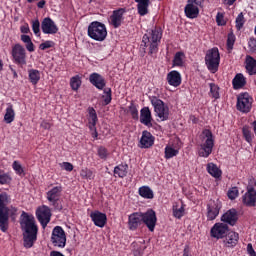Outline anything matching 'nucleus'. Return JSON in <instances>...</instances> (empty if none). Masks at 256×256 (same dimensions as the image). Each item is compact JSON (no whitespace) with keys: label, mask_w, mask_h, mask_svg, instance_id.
Listing matches in <instances>:
<instances>
[{"label":"nucleus","mask_w":256,"mask_h":256,"mask_svg":"<svg viewBox=\"0 0 256 256\" xmlns=\"http://www.w3.org/2000/svg\"><path fill=\"white\" fill-rule=\"evenodd\" d=\"M177 155H179V150L171 146L165 147V159H173V157H177Z\"/></svg>","instance_id":"nucleus-45"},{"label":"nucleus","mask_w":256,"mask_h":256,"mask_svg":"<svg viewBox=\"0 0 256 256\" xmlns=\"http://www.w3.org/2000/svg\"><path fill=\"white\" fill-rule=\"evenodd\" d=\"M129 112L134 121H139V110H137V106L135 104H131L129 106Z\"/></svg>","instance_id":"nucleus-51"},{"label":"nucleus","mask_w":256,"mask_h":256,"mask_svg":"<svg viewBox=\"0 0 256 256\" xmlns=\"http://www.w3.org/2000/svg\"><path fill=\"white\" fill-rule=\"evenodd\" d=\"M99 121V118L97 117V111H95V108L89 107L88 108V124H97Z\"/></svg>","instance_id":"nucleus-39"},{"label":"nucleus","mask_w":256,"mask_h":256,"mask_svg":"<svg viewBox=\"0 0 256 256\" xmlns=\"http://www.w3.org/2000/svg\"><path fill=\"white\" fill-rule=\"evenodd\" d=\"M220 63L221 55L219 54V48L214 47L206 52L205 64L210 73H217Z\"/></svg>","instance_id":"nucleus-6"},{"label":"nucleus","mask_w":256,"mask_h":256,"mask_svg":"<svg viewBox=\"0 0 256 256\" xmlns=\"http://www.w3.org/2000/svg\"><path fill=\"white\" fill-rule=\"evenodd\" d=\"M89 81L91 85L96 87V89H98L99 91H103L107 85L105 77L97 72H93L92 74H90Z\"/></svg>","instance_id":"nucleus-21"},{"label":"nucleus","mask_w":256,"mask_h":256,"mask_svg":"<svg viewBox=\"0 0 256 256\" xmlns=\"http://www.w3.org/2000/svg\"><path fill=\"white\" fill-rule=\"evenodd\" d=\"M224 243L226 247L233 249V247H237V243H239V233L235 231H228Z\"/></svg>","instance_id":"nucleus-26"},{"label":"nucleus","mask_w":256,"mask_h":256,"mask_svg":"<svg viewBox=\"0 0 256 256\" xmlns=\"http://www.w3.org/2000/svg\"><path fill=\"white\" fill-rule=\"evenodd\" d=\"M143 251H145V247L144 248L139 247L138 249H134V255L135 256L143 255Z\"/></svg>","instance_id":"nucleus-63"},{"label":"nucleus","mask_w":256,"mask_h":256,"mask_svg":"<svg viewBox=\"0 0 256 256\" xmlns=\"http://www.w3.org/2000/svg\"><path fill=\"white\" fill-rule=\"evenodd\" d=\"M243 135L245 137V140L247 141V143H251L253 141V135L251 134V132L249 131V129H243Z\"/></svg>","instance_id":"nucleus-55"},{"label":"nucleus","mask_w":256,"mask_h":256,"mask_svg":"<svg viewBox=\"0 0 256 256\" xmlns=\"http://www.w3.org/2000/svg\"><path fill=\"white\" fill-rule=\"evenodd\" d=\"M28 79L32 85H37L41 81V72L37 69L28 70Z\"/></svg>","instance_id":"nucleus-33"},{"label":"nucleus","mask_w":256,"mask_h":256,"mask_svg":"<svg viewBox=\"0 0 256 256\" xmlns=\"http://www.w3.org/2000/svg\"><path fill=\"white\" fill-rule=\"evenodd\" d=\"M143 225V212H134L128 216L129 231H137Z\"/></svg>","instance_id":"nucleus-18"},{"label":"nucleus","mask_w":256,"mask_h":256,"mask_svg":"<svg viewBox=\"0 0 256 256\" xmlns=\"http://www.w3.org/2000/svg\"><path fill=\"white\" fill-rule=\"evenodd\" d=\"M228 199H231V201H234V199L239 197V188L232 187L228 190L227 193Z\"/></svg>","instance_id":"nucleus-52"},{"label":"nucleus","mask_w":256,"mask_h":256,"mask_svg":"<svg viewBox=\"0 0 256 256\" xmlns=\"http://www.w3.org/2000/svg\"><path fill=\"white\" fill-rule=\"evenodd\" d=\"M247 85V78L241 73H238L235 75V77L232 80V86L233 89L238 90V89H243Z\"/></svg>","instance_id":"nucleus-28"},{"label":"nucleus","mask_w":256,"mask_h":256,"mask_svg":"<svg viewBox=\"0 0 256 256\" xmlns=\"http://www.w3.org/2000/svg\"><path fill=\"white\" fill-rule=\"evenodd\" d=\"M173 211V217L176 219H181L185 215V205L182 204L181 207L174 205L172 208Z\"/></svg>","instance_id":"nucleus-41"},{"label":"nucleus","mask_w":256,"mask_h":256,"mask_svg":"<svg viewBox=\"0 0 256 256\" xmlns=\"http://www.w3.org/2000/svg\"><path fill=\"white\" fill-rule=\"evenodd\" d=\"M202 134L206 140L204 143L200 144L198 155L199 157H204V159H207V157L213 153V148L215 147V138H213V132H211L210 129H204Z\"/></svg>","instance_id":"nucleus-5"},{"label":"nucleus","mask_w":256,"mask_h":256,"mask_svg":"<svg viewBox=\"0 0 256 256\" xmlns=\"http://www.w3.org/2000/svg\"><path fill=\"white\" fill-rule=\"evenodd\" d=\"M12 57L16 65H27V52L21 44H15L12 47Z\"/></svg>","instance_id":"nucleus-12"},{"label":"nucleus","mask_w":256,"mask_h":256,"mask_svg":"<svg viewBox=\"0 0 256 256\" xmlns=\"http://www.w3.org/2000/svg\"><path fill=\"white\" fill-rule=\"evenodd\" d=\"M12 169L15 171L16 175H25V170L19 161H14L12 164Z\"/></svg>","instance_id":"nucleus-50"},{"label":"nucleus","mask_w":256,"mask_h":256,"mask_svg":"<svg viewBox=\"0 0 256 256\" xmlns=\"http://www.w3.org/2000/svg\"><path fill=\"white\" fill-rule=\"evenodd\" d=\"M235 23H236V29L238 31H241V29H243V25H245V16H243V12L238 14V16L236 17Z\"/></svg>","instance_id":"nucleus-49"},{"label":"nucleus","mask_w":256,"mask_h":256,"mask_svg":"<svg viewBox=\"0 0 256 256\" xmlns=\"http://www.w3.org/2000/svg\"><path fill=\"white\" fill-rule=\"evenodd\" d=\"M216 23H217V25H219V26L226 25V22H225L223 13H221V12H218V13H217V15H216Z\"/></svg>","instance_id":"nucleus-54"},{"label":"nucleus","mask_w":256,"mask_h":256,"mask_svg":"<svg viewBox=\"0 0 256 256\" xmlns=\"http://www.w3.org/2000/svg\"><path fill=\"white\" fill-rule=\"evenodd\" d=\"M51 242L54 247H58L59 249H65V245H67V235L65 234V230H63V227H54L51 235Z\"/></svg>","instance_id":"nucleus-8"},{"label":"nucleus","mask_w":256,"mask_h":256,"mask_svg":"<svg viewBox=\"0 0 256 256\" xmlns=\"http://www.w3.org/2000/svg\"><path fill=\"white\" fill-rule=\"evenodd\" d=\"M36 217L42 225L43 229H45V227H47L51 221V209H49L47 206H43L37 210Z\"/></svg>","instance_id":"nucleus-19"},{"label":"nucleus","mask_w":256,"mask_h":256,"mask_svg":"<svg viewBox=\"0 0 256 256\" xmlns=\"http://www.w3.org/2000/svg\"><path fill=\"white\" fill-rule=\"evenodd\" d=\"M80 177L82 179H88L89 181H93V179H95V173H93L92 170L89 168H83L80 171Z\"/></svg>","instance_id":"nucleus-43"},{"label":"nucleus","mask_w":256,"mask_h":256,"mask_svg":"<svg viewBox=\"0 0 256 256\" xmlns=\"http://www.w3.org/2000/svg\"><path fill=\"white\" fill-rule=\"evenodd\" d=\"M247 253L249 256H256L255 249H253V244L251 243L247 244Z\"/></svg>","instance_id":"nucleus-58"},{"label":"nucleus","mask_w":256,"mask_h":256,"mask_svg":"<svg viewBox=\"0 0 256 256\" xmlns=\"http://www.w3.org/2000/svg\"><path fill=\"white\" fill-rule=\"evenodd\" d=\"M166 81L171 87H179L182 81L181 73L177 70L170 71L166 76Z\"/></svg>","instance_id":"nucleus-25"},{"label":"nucleus","mask_w":256,"mask_h":256,"mask_svg":"<svg viewBox=\"0 0 256 256\" xmlns=\"http://www.w3.org/2000/svg\"><path fill=\"white\" fill-rule=\"evenodd\" d=\"M41 30L44 35H56L59 31L57 24L50 17H46L41 22Z\"/></svg>","instance_id":"nucleus-17"},{"label":"nucleus","mask_w":256,"mask_h":256,"mask_svg":"<svg viewBox=\"0 0 256 256\" xmlns=\"http://www.w3.org/2000/svg\"><path fill=\"white\" fill-rule=\"evenodd\" d=\"M227 233H229V225L223 222L215 223L210 229V237L213 239H225Z\"/></svg>","instance_id":"nucleus-13"},{"label":"nucleus","mask_w":256,"mask_h":256,"mask_svg":"<svg viewBox=\"0 0 256 256\" xmlns=\"http://www.w3.org/2000/svg\"><path fill=\"white\" fill-rule=\"evenodd\" d=\"M17 215V208L11 206L9 208V217L11 216L12 219H15V216Z\"/></svg>","instance_id":"nucleus-61"},{"label":"nucleus","mask_w":256,"mask_h":256,"mask_svg":"<svg viewBox=\"0 0 256 256\" xmlns=\"http://www.w3.org/2000/svg\"><path fill=\"white\" fill-rule=\"evenodd\" d=\"M21 41L26 44V49L29 53H33L35 51V44L31 41V37L29 35H21Z\"/></svg>","instance_id":"nucleus-37"},{"label":"nucleus","mask_w":256,"mask_h":256,"mask_svg":"<svg viewBox=\"0 0 256 256\" xmlns=\"http://www.w3.org/2000/svg\"><path fill=\"white\" fill-rule=\"evenodd\" d=\"M49 202L52 203V206L54 207L55 211H63V205L61 204V202H59V200Z\"/></svg>","instance_id":"nucleus-57"},{"label":"nucleus","mask_w":256,"mask_h":256,"mask_svg":"<svg viewBox=\"0 0 256 256\" xmlns=\"http://www.w3.org/2000/svg\"><path fill=\"white\" fill-rule=\"evenodd\" d=\"M32 31L36 37H41V23L39 19L32 21Z\"/></svg>","instance_id":"nucleus-47"},{"label":"nucleus","mask_w":256,"mask_h":256,"mask_svg":"<svg viewBox=\"0 0 256 256\" xmlns=\"http://www.w3.org/2000/svg\"><path fill=\"white\" fill-rule=\"evenodd\" d=\"M220 220L226 225L235 227V225H237V221H239V213L237 212V209L231 208L221 216Z\"/></svg>","instance_id":"nucleus-16"},{"label":"nucleus","mask_w":256,"mask_h":256,"mask_svg":"<svg viewBox=\"0 0 256 256\" xmlns=\"http://www.w3.org/2000/svg\"><path fill=\"white\" fill-rule=\"evenodd\" d=\"M97 155L103 161H107V157H109V150L104 146H99L97 149Z\"/></svg>","instance_id":"nucleus-46"},{"label":"nucleus","mask_w":256,"mask_h":256,"mask_svg":"<svg viewBox=\"0 0 256 256\" xmlns=\"http://www.w3.org/2000/svg\"><path fill=\"white\" fill-rule=\"evenodd\" d=\"M13 181V178L9 173H5V171L0 170V185H9Z\"/></svg>","instance_id":"nucleus-44"},{"label":"nucleus","mask_w":256,"mask_h":256,"mask_svg":"<svg viewBox=\"0 0 256 256\" xmlns=\"http://www.w3.org/2000/svg\"><path fill=\"white\" fill-rule=\"evenodd\" d=\"M138 193L143 199H153V197H155L153 190L149 186L140 187Z\"/></svg>","instance_id":"nucleus-34"},{"label":"nucleus","mask_w":256,"mask_h":256,"mask_svg":"<svg viewBox=\"0 0 256 256\" xmlns=\"http://www.w3.org/2000/svg\"><path fill=\"white\" fill-rule=\"evenodd\" d=\"M245 69L248 75H256V59L247 55L245 59Z\"/></svg>","instance_id":"nucleus-29"},{"label":"nucleus","mask_w":256,"mask_h":256,"mask_svg":"<svg viewBox=\"0 0 256 256\" xmlns=\"http://www.w3.org/2000/svg\"><path fill=\"white\" fill-rule=\"evenodd\" d=\"M223 208V204L219 200H210L206 206L207 221H215L219 217V213Z\"/></svg>","instance_id":"nucleus-11"},{"label":"nucleus","mask_w":256,"mask_h":256,"mask_svg":"<svg viewBox=\"0 0 256 256\" xmlns=\"http://www.w3.org/2000/svg\"><path fill=\"white\" fill-rule=\"evenodd\" d=\"M248 47H249V50L252 52V53H255L256 51V38H250L249 41H248Z\"/></svg>","instance_id":"nucleus-56"},{"label":"nucleus","mask_w":256,"mask_h":256,"mask_svg":"<svg viewBox=\"0 0 256 256\" xmlns=\"http://www.w3.org/2000/svg\"><path fill=\"white\" fill-rule=\"evenodd\" d=\"M153 116L151 115V110L149 107H143L140 110V123L146 127H153Z\"/></svg>","instance_id":"nucleus-24"},{"label":"nucleus","mask_w":256,"mask_h":256,"mask_svg":"<svg viewBox=\"0 0 256 256\" xmlns=\"http://www.w3.org/2000/svg\"><path fill=\"white\" fill-rule=\"evenodd\" d=\"M137 4L138 13L141 17H145L149 13L150 0H134Z\"/></svg>","instance_id":"nucleus-30"},{"label":"nucleus","mask_w":256,"mask_h":256,"mask_svg":"<svg viewBox=\"0 0 256 256\" xmlns=\"http://www.w3.org/2000/svg\"><path fill=\"white\" fill-rule=\"evenodd\" d=\"M20 227L23 237V245L25 249H31L37 241V235L39 233V226L35 217L29 215V213L23 211L20 216Z\"/></svg>","instance_id":"nucleus-1"},{"label":"nucleus","mask_w":256,"mask_h":256,"mask_svg":"<svg viewBox=\"0 0 256 256\" xmlns=\"http://www.w3.org/2000/svg\"><path fill=\"white\" fill-rule=\"evenodd\" d=\"M11 203V195L7 192L0 193V230L2 233L9 231V205Z\"/></svg>","instance_id":"nucleus-3"},{"label":"nucleus","mask_w":256,"mask_h":256,"mask_svg":"<svg viewBox=\"0 0 256 256\" xmlns=\"http://www.w3.org/2000/svg\"><path fill=\"white\" fill-rule=\"evenodd\" d=\"M210 91H209V97H212V99H220L221 95L219 94V85L215 83L209 84Z\"/></svg>","instance_id":"nucleus-38"},{"label":"nucleus","mask_w":256,"mask_h":256,"mask_svg":"<svg viewBox=\"0 0 256 256\" xmlns=\"http://www.w3.org/2000/svg\"><path fill=\"white\" fill-rule=\"evenodd\" d=\"M141 149H151L155 145V136L151 132L144 130L140 138Z\"/></svg>","instance_id":"nucleus-22"},{"label":"nucleus","mask_w":256,"mask_h":256,"mask_svg":"<svg viewBox=\"0 0 256 256\" xmlns=\"http://www.w3.org/2000/svg\"><path fill=\"white\" fill-rule=\"evenodd\" d=\"M163 39V29L159 26H156L147 31L146 34L142 37V43L144 47H148V55H157L159 53V44Z\"/></svg>","instance_id":"nucleus-2"},{"label":"nucleus","mask_w":256,"mask_h":256,"mask_svg":"<svg viewBox=\"0 0 256 256\" xmlns=\"http://www.w3.org/2000/svg\"><path fill=\"white\" fill-rule=\"evenodd\" d=\"M182 256H193V255H191V251L189 250V246H185Z\"/></svg>","instance_id":"nucleus-64"},{"label":"nucleus","mask_w":256,"mask_h":256,"mask_svg":"<svg viewBox=\"0 0 256 256\" xmlns=\"http://www.w3.org/2000/svg\"><path fill=\"white\" fill-rule=\"evenodd\" d=\"M81 76L76 75L70 79V87L72 91H79V87H81Z\"/></svg>","instance_id":"nucleus-42"},{"label":"nucleus","mask_w":256,"mask_h":256,"mask_svg":"<svg viewBox=\"0 0 256 256\" xmlns=\"http://www.w3.org/2000/svg\"><path fill=\"white\" fill-rule=\"evenodd\" d=\"M104 95L102 96L104 105H109L111 101H113V91L111 88H104L103 90Z\"/></svg>","instance_id":"nucleus-40"},{"label":"nucleus","mask_w":256,"mask_h":256,"mask_svg":"<svg viewBox=\"0 0 256 256\" xmlns=\"http://www.w3.org/2000/svg\"><path fill=\"white\" fill-rule=\"evenodd\" d=\"M40 127H42V129L49 130L51 129L52 125L47 120H43L40 124Z\"/></svg>","instance_id":"nucleus-60"},{"label":"nucleus","mask_w":256,"mask_h":256,"mask_svg":"<svg viewBox=\"0 0 256 256\" xmlns=\"http://www.w3.org/2000/svg\"><path fill=\"white\" fill-rule=\"evenodd\" d=\"M20 31H21V33H24V34L29 33L31 31V29L29 28V24L21 26Z\"/></svg>","instance_id":"nucleus-62"},{"label":"nucleus","mask_w":256,"mask_h":256,"mask_svg":"<svg viewBox=\"0 0 256 256\" xmlns=\"http://www.w3.org/2000/svg\"><path fill=\"white\" fill-rule=\"evenodd\" d=\"M53 47H55V42L51 40L45 41L39 45V49L41 51H45L46 49H51Z\"/></svg>","instance_id":"nucleus-53"},{"label":"nucleus","mask_w":256,"mask_h":256,"mask_svg":"<svg viewBox=\"0 0 256 256\" xmlns=\"http://www.w3.org/2000/svg\"><path fill=\"white\" fill-rule=\"evenodd\" d=\"M205 0H187L184 8L185 16L188 19H197L199 17V7H203Z\"/></svg>","instance_id":"nucleus-10"},{"label":"nucleus","mask_w":256,"mask_h":256,"mask_svg":"<svg viewBox=\"0 0 256 256\" xmlns=\"http://www.w3.org/2000/svg\"><path fill=\"white\" fill-rule=\"evenodd\" d=\"M207 171L212 177H215V179H219V177H221V170L213 163L207 165Z\"/></svg>","instance_id":"nucleus-36"},{"label":"nucleus","mask_w":256,"mask_h":256,"mask_svg":"<svg viewBox=\"0 0 256 256\" xmlns=\"http://www.w3.org/2000/svg\"><path fill=\"white\" fill-rule=\"evenodd\" d=\"M62 167L65 169V171H73V164L70 162H63Z\"/></svg>","instance_id":"nucleus-59"},{"label":"nucleus","mask_w":256,"mask_h":256,"mask_svg":"<svg viewBox=\"0 0 256 256\" xmlns=\"http://www.w3.org/2000/svg\"><path fill=\"white\" fill-rule=\"evenodd\" d=\"M63 188L61 186H55L47 192L48 201H59Z\"/></svg>","instance_id":"nucleus-32"},{"label":"nucleus","mask_w":256,"mask_h":256,"mask_svg":"<svg viewBox=\"0 0 256 256\" xmlns=\"http://www.w3.org/2000/svg\"><path fill=\"white\" fill-rule=\"evenodd\" d=\"M235 41H236L235 34L229 33L228 36H227V42H226V47H227L228 51H233Z\"/></svg>","instance_id":"nucleus-48"},{"label":"nucleus","mask_w":256,"mask_h":256,"mask_svg":"<svg viewBox=\"0 0 256 256\" xmlns=\"http://www.w3.org/2000/svg\"><path fill=\"white\" fill-rule=\"evenodd\" d=\"M143 223L151 233L155 231V227L157 225V214L153 209H149L144 213L142 212V224Z\"/></svg>","instance_id":"nucleus-15"},{"label":"nucleus","mask_w":256,"mask_h":256,"mask_svg":"<svg viewBox=\"0 0 256 256\" xmlns=\"http://www.w3.org/2000/svg\"><path fill=\"white\" fill-rule=\"evenodd\" d=\"M125 13H127V10L125 8H119L117 10H114L112 12V15L110 16L109 24L114 29H119L123 25V22L125 21Z\"/></svg>","instance_id":"nucleus-14"},{"label":"nucleus","mask_w":256,"mask_h":256,"mask_svg":"<svg viewBox=\"0 0 256 256\" xmlns=\"http://www.w3.org/2000/svg\"><path fill=\"white\" fill-rule=\"evenodd\" d=\"M242 202L246 207H256V190L253 187L247 189L242 196Z\"/></svg>","instance_id":"nucleus-23"},{"label":"nucleus","mask_w":256,"mask_h":256,"mask_svg":"<svg viewBox=\"0 0 256 256\" xmlns=\"http://www.w3.org/2000/svg\"><path fill=\"white\" fill-rule=\"evenodd\" d=\"M90 218L94 225L100 227V229H103V227L107 225V214L100 212L99 210L91 212Z\"/></svg>","instance_id":"nucleus-20"},{"label":"nucleus","mask_w":256,"mask_h":256,"mask_svg":"<svg viewBox=\"0 0 256 256\" xmlns=\"http://www.w3.org/2000/svg\"><path fill=\"white\" fill-rule=\"evenodd\" d=\"M5 123H13L15 121V110L13 109L12 104H8L6 108V113L4 115Z\"/></svg>","instance_id":"nucleus-35"},{"label":"nucleus","mask_w":256,"mask_h":256,"mask_svg":"<svg viewBox=\"0 0 256 256\" xmlns=\"http://www.w3.org/2000/svg\"><path fill=\"white\" fill-rule=\"evenodd\" d=\"M151 105L154 107L156 117H158L160 121H167L169 119V106L165 105L163 100L157 98V96H153L151 98Z\"/></svg>","instance_id":"nucleus-7"},{"label":"nucleus","mask_w":256,"mask_h":256,"mask_svg":"<svg viewBox=\"0 0 256 256\" xmlns=\"http://www.w3.org/2000/svg\"><path fill=\"white\" fill-rule=\"evenodd\" d=\"M88 37L94 41H105L107 39V26L99 21H93L88 26Z\"/></svg>","instance_id":"nucleus-4"},{"label":"nucleus","mask_w":256,"mask_h":256,"mask_svg":"<svg viewBox=\"0 0 256 256\" xmlns=\"http://www.w3.org/2000/svg\"><path fill=\"white\" fill-rule=\"evenodd\" d=\"M172 67H185V52L178 51L172 60Z\"/></svg>","instance_id":"nucleus-31"},{"label":"nucleus","mask_w":256,"mask_h":256,"mask_svg":"<svg viewBox=\"0 0 256 256\" xmlns=\"http://www.w3.org/2000/svg\"><path fill=\"white\" fill-rule=\"evenodd\" d=\"M113 173L115 178L125 179L129 173V165L121 163L114 168Z\"/></svg>","instance_id":"nucleus-27"},{"label":"nucleus","mask_w":256,"mask_h":256,"mask_svg":"<svg viewBox=\"0 0 256 256\" xmlns=\"http://www.w3.org/2000/svg\"><path fill=\"white\" fill-rule=\"evenodd\" d=\"M253 107V97L249 93H241L237 97L236 109L241 113H249Z\"/></svg>","instance_id":"nucleus-9"}]
</instances>
